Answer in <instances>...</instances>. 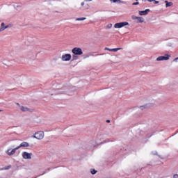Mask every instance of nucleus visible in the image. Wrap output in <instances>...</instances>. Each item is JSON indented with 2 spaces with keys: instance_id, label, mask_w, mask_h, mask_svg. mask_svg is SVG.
<instances>
[{
  "instance_id": "f257e3e1",
  "label": "nucleus",
  "mask_w": 178,
  "mask_h": 178,
  "mask_svg": "<svg viewBox=\"0 0 178 178\" xmlns=\"http://www.w3.org/2000/svg\"><path fill=\"white\" fill-rule=\"evenodd\" d=\"M143 105L139 108L142 111L143 109H148V108H152L155 105V99H145L143 100Z\"/></svg>"
},
{
  "instance_id": "f03ea898",
  "label": "nucleus",
  "mask_w": 178,
  "mask_h": 178,
  "mask_svg": "<svg viewBox=\"0 0 178 178\" xmlns=\"http://www.w3.org/2000/svg\"><path fill=\"white\" fill-rule=\"evenodd\" d=\"M72 52L74 54L72 56L73 59H76V58H77L76 56L83 55V49H81L80 47H74L72 49Z\"/></svg>"
},
{
  "instance_id": "7ed1b4c3",
  "label": "nucleus",
  "mask_w": 178,
  "mask_h": 178,
  "mask_svg": "<svg viewBox=\"0 0 178 178\" xmlns=\"http://www.w3.org/2000/svg\"><path fill=\"white\" fill-rule=\"evenodd\" d=\"M172 56L170 54H164V56H159L156 58L157 62L162 61V60H169Z\"/></svg>"
},
{
  "instance_id": "20e7f679",
  "label": "nucleus",
  "mask_w": 178,
  "mask_h": 178,
  "mask_svg": "<svg viewBox=\"0 0 178 178\" xmlns=\"http://www.w3.org/2000/svg\"><path fill=\"white\" fill-rule=\"evenodd\" d=\"M44 131H38L35 133L32 137L33 138H36L37 140H42L44 138Z\"/></svg>"
},
{
  "instance_id": "39448f33",
  "label": "nucleus",
  "mask_w": 178,
  "mask_h": 178,
  "mask_svg": "<svg viewBox=\"0 0 178 178\" xmlns=\"http://www.w3.org/2000/svg\"><path fill=\"white\" fill-rule=\"evenodd\" d=\"M17 106H19L20 111L22 112H34V109L29 108L26 106H21L20 104L17 103Z\"/></svg>"
},
{
  "instance_id": "423d86ee",
  "label": "nucleus",
  "mask_w": 178,
  "mask_h": 178,
  "mask_svg": "<svg viewBox=\"0 0 178 178\" xmlns=\"http://www.w3.org/2000/svg\"><path fill=\"white\" fill-rule=\"evenodd\" d=\"M17 147H15L14 149L12 148H8L6 151V154H7V155H8V156H12V155H15V154H16V151H17Z\"/></svg>"
},
{
  "instance_id": "0eeeda50",
  "label": "nucleus",
  "mask_w": 178,
  "mask_h": 178,
  "mask_svg": "<svg viewBox=\"0 0 178 178\" xmlns=\"http://www.w3.org/2000/svg\"><path fill=\"white\" fill-rule=\"evenodd\" d=\"M124 26H129V22H119V23H116L114 25L115 29H122V27H124Z\"/></svg>"
},
{
  "instance_id": "6e6552de",
  "label": "nucleus",
  "mask_w": 178,
  "mask_h": 178,
  "mask_svg": "<svg viewBox=\"0 0 178 178\" xmlns=\"http://www.w3.org/2000/svg\"><path fill=\"white\" fill-rule=\"evenodd\" d=\"M70 59H72V55L70 54H66L61 56V60H63V62H69Z\"/></svg>"
},
{
  "instance_id": "1a4fd4ad",
  "label": "nucleus",
  "mask_w": 178,
  "mask_h": 178,
  "mask_svg": "<svg viewBox=\"0 0 178 178\" xmlns=\"http://www.w3.org/2000/svg\"><path fill=\"white\" fill-rule=\"evenodd\" d=\"M131 19L133 20H136V23H144V18L143 17L132 15Z\"/></svg>"
},
{
  "instance_id": "9d476101",
  "label": "nucleus",
  "mask_w": 178,
  "mask_h": 178,
  "mask_svg": "<svg viewBox=\"0 0 178 178\" xmlns=\"http://www.w3.org/2000/svg\"><path fill=\"white\" fill-rule=\"evenodd\" d=\"M31 156H33V153H29L27 152H24L22 153V157L24 159H31Z\"/></svg>"
},
{
  "instance_id": "9b49d317",
  "label": "nucleus",
  "mask_w": 178,
  "mask_h": 178,
  "mask_svg": "<svg viewBox=\"0 0 178 178\" xmlns=\"http://www.w3.org/2000/svg\"><path fill=\"white\" fill-rule=\"evenodd\" d=\"M23 147H30V144L27 142H22L19 146L17 147V148L19 149L20 148Z\"/></svg>"
},
{
  "instance_id": "f8f14e48",
  "label": "nucleus",
  "mask_w": 178,
  "mask_h": 178,
  "mask_svg": "<svg viewBox=\"0 0 178 178\" xmlns=\"http://www.w3.org/2000/svg\"><path fill=\"white\" fill-rule=\"evenodd\" d=\"M149 12H150L149 9H146L143 11H139L138 13H139L140 16H145L146 15H148V13H149Z\"/></svg>"
},
{
  "instance_id": "ddd939ff",
  "label": "nucleus",
  "mask_w": 178,
  "mask_h": 178,
  "mask_svg": "<svg viewBox=\"0 0 178 178\" xmlns=\"http://www.w3.org/2000/svg\"><path fill=\"white\" fill-rule=\"evenodd\" d=\"M122 48H115V49H109L108 47L105 48L106 51H110V52H118V51H120Z\"/></svg>"
},
{
  "instance_id": "4468645a",
  "label": "nucleus",
  "mask_w": 178,
  "mask_h": 178,
  "mask_svg": "<svg viewBox=\"0 0 178 178\" xmlns=\"http://www.w3.org/2000/svg\"><path fill=\"white\" fill-rule=\"evenodd\" d=\"M9 27H12V25L9 24V25H6L4 27L0 28V33H2V31H3L4 30H6V29H9Z\"/></svg>"
},
{
  "instance_id": "2eb2a0df",
  "label": "nucleus",
  "mask_w": 178,
  "mask_h": 178,
  "mask_svg": "<svg viewBox=\"0 0 178 178\" xmlns=\"http://www.w3.org/2000/svg\"><path fill=\"white\" fill-rule=\"evenodd\" d=\"M165 6L166 8H169V6H172V5H173V3L172 2H168V1H165Z\"/></svg>"
},
{
  "instance_id": "dca6fc26",
  "label": "nucleus",
  "mask_w": 178,
  "mask_h": 178,
  "mask_svg": "<svg viewBox=\"0 0 178 178\" xmlns=\"http://www.w3.org/2000/svg\"><path fill=\"white\" fill-rule=\"evenodd\" d=\"M113 3H116V2H118V3H124V1H122V0H113Z\"/></svg>"
},
{
  "instance_id": "f3484780",
  "label": "nucleus",
  "mask_w": 178,
  "mask_h": 178,
  "mask_svg": "<svg viewBox=\"0 0 178 178\" xmlns=\"http://www.w3.org/2000/svg\"><path fill=\"white\" fill-rule=\"evenodd\" d=\"M86 17H81V18H76V22H79V21H83V20H86Z\"/></svg>"
},
{
  "instance_id": "a211bd4d",
  "label": "nucleus",
  "mask_w": 178,
  "mask_h": 178,
  "mask_svg": "<svg viewBox=\"0 0 178 178\" xmlns=\"http://www.w3.org/2000/svg\"><path fill=\"white\" fill-rule=\"evenodd\" d=\"M90 173L92 175H95L97 173V170L95 169H90Z\"/></svg>"
},
{
  "instance_id": "6ab92c4d",
  "label": "nucleus",
  "mask_w": 178,
  "mask_h": 178,
  "mask_svg": "<svg viewBox=\"0 0 178 178\" xmlns=\"http://www.w3.org/2000/svg\"><path fill=\"white\" fill-rule=\"evenodd\" d=\"M14 8L15 9H19V8H22V6H20L19 4H15V5H14Z\"/></svg>"
},
{
  "instance_id": "aec40b11",
  "label": "nucleus",
  "mask_w": 178,
  "mask_h": 178,
  "mask_svg": "<svg viewBox=\"0 0 178 178\" xmlns=\"http://www.w3.org/2000/svg\"><path fill=\"white\" fill-rule=\"evenodd\" d=\"M63 94H67V95H70V92H69V90H66L63 92Z\"/></svg>"
},
{
  "instance_id": "412c9836",
  "label": "nucleus",
  "mask_w": 178,
  "mask_h": 178,
  "mask_svg": "<svg viewBox=\"0 0 178 178\" xmlns=\"http://www.w3.org/2000/svg\"><path fill=\"white\" fill-rule=\"evenodd\" d=\"M1 26V27L0 29H2V27H5V23L2 22Z\"/></svg>"
},
{
  "instance_id": "4be33fe9",
  "label": "nucleus",
  "mask_w": 178,
  "mask_h": 178,
  "mask_svg": "<svg viewBox=\"0 0 178 178\" xmlns=\"http://www.w3.org/2000/svg\"><path fill=\"white\" fill-rule=\"evenodd\" d=\"M173 178H178V174H175Z\"/></svg>"
},
{
  "instance_id": "5701e85b",
  "label": "nucleus",
  "mask_w": 178,
  "mask_h": 178,
  "mask_svg": "<svg viewBox=\"0 0 178 178\" xmlns=\"http://www.w3.org/2000/svg\"><path fill=\"white\" fill-rule=\"evenodd\" d=\"M132 5H140L139 2L133 3Z\"/></svg>"
},
{
  "instance_id": "b1692460",
  "label": "nucleus",
  "mask_w": 178,
  "mask_h": 178,
  "mask_svg": "<svg viewBox=\"0 0 178 178\" xmlns=\"http://www.w3.org/2000/svg\"><path fill=\"white\" fill-rule=\"evenodd\" d=\"M177 60H178V57H177V58H175L173 60L174 62H177Z\"/></svg>"
},
{
  "instance_id": "393cba45",
  "label": "nucleus",
  "mask_w": 178,
  "mask_h": 178,
  "mask_svg": "<svg viewBox=\"0 0 178 178\" xmlns=\"http://www.w3.org/2000/svg\"><path fill=\"white\" fill-rule=\"evenodd\" d=\"M148 2H155V0H148Z\"/></svg>"
},
{
  "instance_id": "a878e982",
  "label": "nucleus",
  "mask_w": 178,
  "mask_h": 178,
  "mask_svg": "<svg viewBox=\"0 0 178 178\" xmlns=\"http://www.w3.org/2000/svg\"><path fill=\"white\" fill-rule=\"evenodd\" d=\"M154 3H156H156H159V1H154Z\"/></svg>"
},
{
  "instance_id": "bb28decb",
  "label": "nucleus",
  "mask_w": 178,
  "mask_h": 178,
  "mask_svg": "<svg viewBox=\"0 0 178 178\" xmlns=\"http://www.w3.org/2000/svg\"><path fill=\"white\" fill-rule=\"evenodd\" d=\"M84 5H85L84 2H82L81 3V6H84Z\"/></svg>"
},
{
  "instance_id": "cd10ccee",
  "label": "nucleus",
  "mask_w": 178,
  "mask_h": 178,
  "mask_svg": "<svg viewBox=\"0 0 178 178\" xmlns=\"http://www.w3.org/2000/svg\"><path fill=\"white\" fill-rule=\"evenodd\" d=\"M85 1H86L87 2H91V1L92 0H85Z\"/></svg>"
},
{
  "instance_id": "c85d7f7f",
  "label": "nucleus",
  "mask_w": 178,
  "mask_h": 178,
  "mask_svg": "<svg viewBox=\"0 0 178 178\" xmlns=\"http://www.w3.org/2000/svg\"><path fill=\"white\" fill-rule=\"evenodd\" d=\"M106 122H107V123H110V122H111V120H107Z\"/></svg>"
},
{
  "instance_id": "c756f323",
  "label": "nucleus",
  "mask_w": 178,
  "mask_h": 178,
  "mask_svg": "<svg viewBox=\"0 0 178 178\" xmlns=\"http://www.w3.org/2000/svg\"><path fill=\"white\" fill-rule=\"evenodd\" d=\"M113 0H110V2H113Z\"/></svg>"
},
{
  "instance_id": "7c9ffc66",
  "label": "nucleus",
  "mask_w": 178,
  "mask_h": 178,
  "mask_svg": "<svg viewBox=\"0 0 178 178\" xmlns=\"http://www.w3.org/2000/svg\"><path fill=\"white\" fill-rule=\"evenodd\" d=\"M0 112H2V110H0Z\"/></svg>"
}]
</instances>
